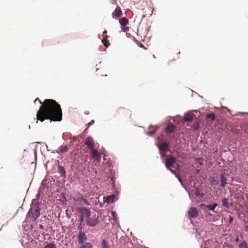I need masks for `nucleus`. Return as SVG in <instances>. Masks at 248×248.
Wrapping results in <instances>:
<instances>
[{
	"mask_svg": "<svg viewBox=\"0 0 248 248\" xmlns=\"http://www.w3.org/2000/svg\"><path fill=\"white\" fill-rule=\"evenodd\" d=\"M38 101L41 106L36 115L38 121L43 122L46 119L53 121H61L62 120V110L60 105L54 100L45 99L43 102L37 98L34 101Z\"/></svg>",
	"mask_w": 248,
	"mask_h": 248,
	"instance_id": "obj_1",
	"label": "nucleus"
},
{
	"mask_svg": "<svg viewBox=\"0 0 248 248\" xmlns=\"http://www.w3.org/2000/svg\"><path fill=\"white\" fill-rule=\"evenodd\" d=\"M40 210L41 209L38 205L34 204L31 207L28 213L27 217H29L32 221H35L40 216Z\"/></svg>",
	"mask_w": 248,
	"mask_h": 248,
	"instance_id": "obj_2",
	"label": "nucleus"
},
{
	"mask_svg": "<svg viewBox=\"0 0 248 248\" xmlns=\"http://www.w3.org/2000/svg\"><path fill=\"white\" fill-rule=\"evenodd\" d=\"M119 22L121 25V29L122 31L126 32L129 30V27L126 26L129 24V20L126 17L120 18Z\"/></svg>",
	"mask_w": 248,
	"mask_h": 248,
	"instance_id": "obj_3",
	"label": "nucleus"
},
{
	"mask_svg": "<svg viewBox=\"0 0 248 248\" xmlns=\"http://www.w3.org/2000/svg\"><path fill=\"white\" fill-rule=\"evenodd\" d=\"M73 199L75 201L79 202L80 204H89V202L83 197V195L79 193H75Z\"/></svg>",
	"mask_w": 248,
	"mask_h": 248,
	"instance_id": "obj_4",
	"label": "nucleus"
},
{
	"mask_svg": "<svg viewBox=\"0 0 248 248\" xmlns=\"http://www.w3.org/2000/svg\"><path fill=\"white\" fill-rule=\"evenodd\" d=\"M77 212L81 214V216L86 217V218L89 217L91 214L90 210L84 207H78Z\"/></svg>",
	"mask_w": 248,
	"mask_h": 248,
	"instance_id": "obj_5",
	"label": "nucleus"
},
{
	"mask_svg": "<svg viewBox=\"0 0 248 248\" xmlns=\"http://www.w3.org/2000/svg\"><path fill=\"white\" fill-rule=\"evenodd\" d=\"M99 223V219L95 216L94 217H88L86 218V223L91 227H94Z\"/></svg>",
	"mask_w": 248,
	"mask_h": 248,
	"instance_id": "obj_6",
	"label": "nucleus"
},
{
	"mask_svg": "<svg viewBox=\"0 0 248 248\" xmlns=\"http://www.w3.org/2000/svg\"><path fill=\"white\" fill-rule=\"evenodd\" d=\"M84 143L90 149L94 148V142L93 138L91 136H88L84 140Z\"/></svg>",
	"mask_w": 248,
	"mask_h": 248,
	"instance_id": "obj_7",
	"label": "nucleus"
},
{
	"mask_svg": "<svg viewBox=\"0 0 248 248\" xmlns=\"http://www.w3.org/2000/svg\"><path fill=\"white\" fill-rule=\"evenodd\" d=\"M176 162V159L173 156H170V157H168L166 159L165 161V165L167 169H169L171 167H172L173 164Z\"/></svg>",
	"mask_w": 248,
	"mask_h": 248,
	"instance_id": "obj_8",
	"label": "nucleus"
},
{
	"mask_svg": "<svg viewBox=\"0 0 248 248\" xmlns=\"http://www.w3.org/2000/svg\"><path fill=\"white\" fill-rule=\"evenodd\" d=\"M188 215L191 218H196L198 216V211L195 207H191L188 211Z\"/></svg>",
	"mask_w": 248,
	"mask_h": 248,
	"instance_id": "obj_9",
	"label": "nucleus"
},
{
	"mask_svg": "<svg viewBox=\"0 0 248 248\" xmlns=\"http://www.w3.org/2000/svg\"><path fill=\"white\" fill-rule=\"evenodd\" d=\"M117 113L119 116H125L126 115H130V111L127 109L124 108H120L117 110Z\"/></svg>",
	"mask_w": 248,
	"mask_h": 248,
	"instance_id": "obj_10",
	"label": "nucleus"
},
{
	"mask_svg": "<svg viewBox=\"0 0 248 248\" xmlns=\"http://www.w3.org/2000/svg\"><path fill=\"white\" fill-rule=\"evenodd\" d=\"M87 238L83 232L79 231L78 236V242L79 244H83Z\"/></svg>",
	"mask_w": 248,
	"mask_h": 248,
	"instance_id": "obj_11",
	"label": "nucleus"
},
{
	"mask_svg": "<svg viewBox=\"0 0 248 248\" xmlns=\"http://www.w3.org/2000/svg\"><path fill=\"white\" fill-rule=\"evenodd\" d=\"M90 150L91 156L94 160H98L100 159V155L94 148L90 149Z\"/></svg>",
	"mask_w": 248,
	"mask_h": 248,
	"instance_id": "obj_12",
	"label": "nucleus"
},
{
	"mask_svg": "<svg viewBox=\"0 0 248 248\" xmlns=\"http://www.w3.org/2000/svg\"><path fill=\"white\" fill-rule=\"evenodd\" d=\"M123 15L122 10L120 7L117 6L112 14L113 18L119 17Z\"/></svg>",
	"mask_w": 248,
	"mask_h": 248,
	"instance_id": "obj_13",
	"label": "nucleus"
},
{
	"mask_svg": "<svg viewBox=\"0 0 248 248\" xmlns=\"http://www.w3.org/2000/svg\"><path fill=\"white\" fill-rule=\"evenodd\" d=\"M169 147V143L166 142L161 143L158 144V147L159 150L161 152H166L168 151Z\"/></svg>",
	"mask_w": 248,
	"mask_h": 248,
	"instance_id": "obj_14",
	"label": "nucleus"
},
{
	"mask_svg": "<svg viewBox=\"0 0 248 248\" xmlns=\"http://www.w3.org/2000/svg\"><path fill=\"white\" fill-rule=\"evenodd\" d=\"M175 130V126L172 124H169L166 128V132L167 134H171Z\"/></svg>",
	"mask_w": 248,
	"mask_h": 248,
	"instance_id": "obj_15",
	"label": "nucleus"
},
{
	"mask_svg": "<svg viewBox=\"0 0 248 248\" xmlns=\"http://www.w3.org/2000/svg\"><path fill=\"white\" fill-rule=\"evenodd\" d=\"M195 115L192 113H187L185 115L184 121L186 122H190L193 120Z\"/></svg>",
	"mask_w": 248,
	"mask_h": 248,
	"instance_id": "obj_16",
	"label": "nucleus"
},
{
	"mask_svg": "<svg viewBox=\"0 0 248 248\" xmlns=\"http://www.w3.org/2000/svg\"><path fill=\"white\" fill-rule=\"evenodd\" d=\"M217 204L216 203H213L212 205H206L204 203H202L200 204V206L203 208L206 207L208 208L209 210L214 211L215 209L217 207Z\"/></svg>",
	"mask_w": 248,
	"mask_h": 248,
	"instance_id": "obj_17",
	"label": "nucleus"
},
{
	"mask_svg": "<svg viewBox=\"0 0 248 248\" xmlns=\"http://www.w3.org/2000/svg\"><path fill=\"white\" fill-rule=\"evenodd\" d=\"M69 148L65 145H62L60 146L58 150H57L56 152L60 154L61 153H64L67 152L68 151Z\"/></svg>",
	"mask_w": 248,
	"mask_h": 248,
	"instance_id": "obj_18",
	"label": "nucleus"
},
{
	"mask_svg": "<svg viewBox=\"0 0 248 248\" xmlns=\"http://www.w3.org/2000/svg\"><path fill=\"white\" fill-rule=\"evenodd\" d=\"M158 127L157 126H151L149 127V130L148 131V135H152L154 134L156 131L158 129Z\"/></svg>",
	"mask_w": 248,
	"mask_h": 248,
	"instance_id": "obj_19",
	"label": "nucleus"
},
{
	"mask_svg": "<svg viewBox=\"0 0 248 248\" xmlns=\"http://www.w3.org/2000/svg\"><path fill=\"white\" fill-rule=\"evenodd\" d=\"M220 182L222 187H224L227 183V179L222 173L220 174Z\"/></svg>",
	"mask_w": 248,
	"mask_h": 248,
	"instance_id": "obj_20",
	"label": "nucleus"
},
{
	"mask_svg": "<svg viewBox=\"0 0 248 248\" xmlns=\"http://www.w3.org/2000/svg\"><path fill=\"white\" fill-rule=\"evenodd\" d=\"M221 202H222V205L223 206H224L227 208H229V203L228 202L227 199H226L225 197H223L222 199Z\"/></svg>",
	"mask_w": 248,
	"mask_h": 248,
	"instance_id": "obj_21",
	"label": "nucleus"
},
{
	"mask_svg": "<svg viewBox=\"0 0 248 248\" xmlns=\"http://www.w3.org/2000/svg\"><path fill=\"white\" fill-rule=\"evenodd\" d=\"M58 170L59 172L61 174L62 176L65 177V171L63 167L59 166L58 168Z\"/></svg>",
	"mask_w": 248,
	"mask_h": 248,
	"instance_id": "obj_22",
	"label": "nucleus"
},
{
	"mask_svg": "<svg viewBox=\"0 0 248 248\" xmlns=\"http://www.w3.org/2000/svg\"><path fill=\"white\" fill-rule=\"evenodd\" d=\"M115 196L114 195H111L109 196H107L106 198V202L108 203H112L114 202Z\"/></svg>",
	"mask_w": 248,
	"mask_h": 248,
	"instance_id": "obj_23",
	"label": "nucleus"
},
{
	"mask_svg": "<svg viewBox=\"0 0 248 248\" xmlns=\"http://www.w3.org/2000/svg\"><path fill=\"white\" fill-rule=\"evenodd\" d=\"M209 180L210 181V183L212 186H216L218 184V181L215 180L213 177H210Z\"/></svg>",
	"mask_w": 248,
	"mask_h": 248,
	"instance_id": "obj_24",
	"label": "nucleus"
},
{
	"mask_svg": "<svg viewBox=\"0 0 248 248\" xmlns=\"http://www.w3.org/2000/svg\"><path fill=\"white\" fill-rule=\"evenodd\" d=\"M101 40L102 42L106 47H108L110 45L109 42L108 40V38H103Z\"/></svg>",
	"mask_w": 248,
	"mask_h": 248,
	"instance_id": "obj_25",
	"label": "nucleus"
},
{
	"mask_svg": "<svg viewBox=\"0 0 248 248\" xmlns=\"http://www.w3.org/2000/svg\"><path fill=\"white\" fill-rule=\"evenodd\" d=\"M79 248H93V246L90 243H86L81 245Z\"/></svg>",
	"mask_w": 248,
	"mask_h": 248,
	"instance_id": "obj_26",
	"label": "nucleus"
},
{
	"mask_svg": "<svg viewBox=\"0 0 248 248\" xmlns=\"http://www.w3.org/2000/svg\"><path fill=\"white\" fill-rule=\"evenodd\" d=\"M101 247L102 248H110L105 239H103L101 241Z\"/></svg>",
	"mask_w": 248,
	"mask_h": 248,
	"instance_id": "obj_27",
	"label": "nucleus"
},
{
	"mask_svg": "<svg viewBox=\"0 0 248 248\" xmlns=\"http://www.w3.org/2000/svg\"><path fill=\"white\" fill-rule=\"evenodd\" d=\"M200 125V123L199 121H196L193 124V128L194 130H197L198 129Z\"/></svg>",
	"mask_w": 248,
	"mask_h": 248,
	"instance_id": "obj_28",
	"label": "nucleus"
},
{
	"mask_svg": "<svg viewBox=\"0 0 248 248\" xmlns=\"http://www.w3.org/2000/svg\"><path fill=\"white\" fill-rule=\"evenodd\" d=\"M206 117L208 119H210L211 120L213 121L215 119V115L214 113H209L206 115Z\"/></svg>",
	"mask_w": 248,
	"mask_h": 248,
	"instance_id": "obj_29",
	"label": "nucleus"
},
{
	"mask_svg": "<svg viewBox=\"0 0 248 248\" xmlns=\"http://www.w3.org/2000/svg\"><path fill=\"white\" fill-rule=\"evenodd\" d=\"M44 248H57L56 245L53 243H50L46 245Z\"/></svg>",
	"mask_w": 248,
	"mask_h": 248,
	"instance_id": "obj_30",
	"label": "nucleus"
},
{
	"mask_svg": "<svg viewBox=\"0 0 248 248\" xmlns=\"http://www.w3.org/2000/svg\"><path fill=\"white\" fill-rule=\"evenodd\" d=\"M195 195H196V196L201 198L203 197L204 196V194L203 193H201L200 191L198 188L196 189V191L195 192Z\"/></svg>",
	"mask_w": 248,
	"mask_h": 248,
	"instance_id": "obj_31",
	"label": "nucleus"
},
{
	"mask_svg": "<svg viewBox=\"0 0 248 248\" xmlns=\"http://www.w3.org/2000/svg\"><path fill=\"white\" fill-rule=\"evenodd\" d=\"M247 243L245 241H243L240 245L239 248H248Z\"/></svg>",
	"mask_w": 248,
	"mask_h": 248,
	"instance_id": "obj_32",
	"label": "nucleus"
},
{
	"mask_svg": "<svg viewBox=\"0 0 248 248\" xmlns=\"http://www.w3.org/2000/svg\"><path fill=\"white\" fill-rule=\"evenodd\" d=\"M111 214L113 217V218L114 220H117V215L115 211H111Z\"/></svg>",
	"mask_w": 248,
	"mask_h": 248,
	"instance_id": "obj_33",
	"label": "nucleus"
},
{
	"mask_svg": "<svg viewBox=\"0 0 248 248\" xmlns=\"http://www.w3.org/2000/svg\"><path fill=\"white\" fill-rule=\"evenodd\" d=\"M94 123V120H92L90 123H88L87 124V128H89L91 125L93 124Z\"/></svg>",
	"mask_w": 248,
	"mask_h": 248,
	"instance_id": "obj_34",
	"label": "nucleus"
},
{
	"mask_svg": "<svg viewBox=\"0 0 248 248\" xmlns=\"http://www.w3.org/2000/svg\"><path fill=\"white\" fill-rule=\"evenodd\" d=\"M83 221H84V217L80 216V218L78 220L79 224H82Z\"/></svg>",
	"mask_w": 248,
	"mask_h": 248,
	"instance_id": "obj_35",
	"label": "nucleus"
},
{
	"mask_svg": "<svg viewBox=\"0 0 248 248\" xmlns=\"http://www.w3.org/2000/svg\"><path fill=\"white\" fill-rule=\"evenodd\" d=\"M82 224H79V225L78 226V229L80 231H82Z\"/></svg>",
	"mask_w": 248,
	"mask_h": 248,
	"instance_id": "obj_36",
	"label": "nucleus"
},
{
	"mask_svg": "<svg viewBox=\"0 0 248 248\" xmlns=\"http://www.w3.org/2000/svg\"><path fill=\"white\" fill-rule=\"evenodd\" d=\"M112 1V3H114L115 4H117V0H111Z\"/></svg>",
	"mask_w": 248,
	"mask_h": 248,
	"instance_id": "obj_37",
	"label": "nucleus"
},
{
	"mask_svg": "<svg viewBox=\"0 0 248 248\" xmlns=\"http://www.w3.org/2000/svg\"><path fill=\"white\" fill-rule=\"evenodd\" d=\"M168 170H169L172 173H174V171L172 170L170 168L169 169H168Z\"/></svg>",
	"mask_w": 248,
	"mask_h": 248,
	"instance_id": "obj_38",
	"label": "nucleus"
},
{
	"mask_svg": "<svg viewBox=\"0 0 248 248\" xmlns=\"http://www.w3.org/2000/svg\"><path fill=\"white\" fill-rule=\"evenodd\" d=\"M105 34H107V31H104L103 32V34L102 35V36H104L105 35Z\"/></svg>",
	"mask_w": 248,
	"mask_h": 248,
	"instance_id": "obj_39",
	"label": "nucleus"
},
{
	"mask_svg": "<svg viewBox=\"0 0 248 248\" xmlns=\"http://www.w3.org/2000/svg\"><path fill=\"white\" fill-rule=\"evenodd\" d=\"M108 36L107 34H105V35L102 36V38H108Z\"/></svg>",
	"mask_w": 248,
	"mask_h": 248,
	"instance_id": "obj_40",
	"label": "nucleus"
},
{
	"mask_svg": "<svg viewBox=\"0 0 248 248\" xmlns=\"http://www.w3.org/2000/svg\"><path fill=\"white\" fill-rule=\"evenodd\" d=\"M235 241L236 242H238L239 241V239L238 237H236L235 239Z\"/></svg>",
	"mask_w": 248,
	"mask_h": 248,
	"instance_id": "obj_41",
	"label": "nucleus"
},
{
	"mask_svg": "<svg viewBox=\"0 0 248 248\" xmlns=\"http://www.w3.org/2000/svg\"><path fill=\"white\" fill-rule=\"evenodd\" d=\"M246 231H248V226H247L246 227Z\"/></svg>",
	"mask_w": 248,
	"mask_h": 248,
	"instance_id": "obj_42",
	"label": "nucleus"
},
{
	"mask_svg": "<svg viewBox=\"0 0 248 248\" xmlns=\"http://www.w3.org/2000/svg\"><path fill=\"white\" fill-rule=\"evenodd\" d=\"M232 218L231 217H230V221H232Z\"/></svg>",
	"mask_w": 248,
	"mask_h": 248,
	"instance_id": "obj_43",
	"label": "nucleus"
},
{
	"mask_svg": "<svg viewBox=\"0 0 248 248\" xmlns=\"http://www.w3.org/2000/svg\"><path fill=\"white\" fill-rule=\"evenodd\" d=\"M177 168H179V166L178 165V164H177Z\"/></svg>",
	"mask_w": 248,
	"mask_h": 248,
	"instance_id": "obj_44",
	"label": "nucleus"
}]
</instances>
